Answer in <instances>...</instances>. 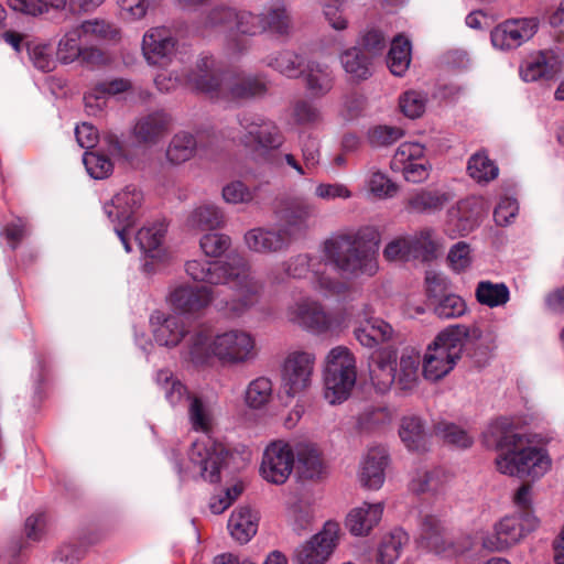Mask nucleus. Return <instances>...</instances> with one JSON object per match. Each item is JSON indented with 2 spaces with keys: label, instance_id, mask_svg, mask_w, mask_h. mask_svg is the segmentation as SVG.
I'll return each instance as SVG.
<instances>
[{
  "label": "nucleus",
  "instance_id": "obj_44",
  "mask_svg": "<svg viewBox=\"0 0 564 564\" xmlns=\"http://www.w3.org/2000/svg\"><path fill=\"white\" fill-rule=\"evenodd\" d=\"M226 217L220 207L214 204H204L192 212L188 217V225L202 230H214L221 228Z\"/></svg>",
  "mask_w": 564,
  "mask_h": 564
},
{
  "label": "nucleus",
  "instance_id": "obj_35",
  "mask_svg": "<svg viewBox=\"0 0 564 564\" xmlns=\"http://www.w3.org/2000/svg\"><path fill=\"white\" fill-rule=\"evenodd\" d=\"M262 33L269 32L274 35H288L292 28V19L285 3L274 0L264 7L260 13Z\"/></svg>",
  "mask_w": 564,
  "mask_h": 564
},
{
  "label": "nucleus",
  "instance_id": "obj_56",
  "mask_svg": "<svg viewBox=\"0 0 564 564\" xmlns=\"http://www.w3.org/2000/svg\"><path fill=\"white\" fill-rule=\"evenodd\" d=\"M131 88V83L124 78H115L111 80L100 82L96 84L93 91L85 94L84 100L88 106L90 100L104 99L107 95H117L124 93Z\"/></svg>",
  "mask_w": 564,
  "mask_h": 564
},
{
  "label": "nucleus",
  "instance_id": "obj_47",
  "mask_svg": "<svg viewBox=\"0 0 564 564\" xmlns=\"http://www.w3.org/2000/svg\"><path fill=\"white\" fill-rule=\"evenodd\" d=\"M357 422L361 431H379L391 424L392 412L387 406H368L359 414Z\"/></svg>",
  "mask_w": 564,
  "mask_h": 564
},
{
  "label": "nucleus",
  "instance_id": "obj_14",
  "mask_svg": "<svg viewBox=\"0 0 564 564\" xmlns=\"http://www.w3.org/2000/svg\"><path fill=\"white\" fill-rule=\"evenodd\" d=\"M536 525L538 519L533 514L506 517L495 525V532L484 539L480 550L487 555L492 551H502L519 542Z\"/></svg>",
  "mask_w": 564,
  "mask_h": 564
},
{
  "label": "nucleus",
  "instance_id": "obj_3",
  "mask_svg": "<svg viewBox=\"0 0 564 564\" xmlns=\"http://www.w3.org/2000/svg\"><path fill=\"white\" fill-rule=\"evenodd\" d=\"M182 84L210 98L241 101L265 95L268 87L258 76H231L215 68L212 56L197 59L194 68L176 77Z\"/></svg>",
  "mask_w": 564,
  "mask_h": 564
},
{
  "label": "nucleus",
  "instance_id": "obj_13",
  "mask_svg": "<svg viewBox=\"0 0 564 564\" xmlns=\"http://www.w3.org/2000/svg\"><path fill=\"white\" fill-rule=\"evenodd\" d=\"M274 214L282 224L280 229L286 230L290 234V239L294 241L305 234L308 220L317 215V208L304 197L290 196L278 202Z\"/></svg>",
  "mask_w": 564,
  "mask_h": 564
},
{
  "label": "nucleus",
  "instance_id": "obj_7",
  "mask_svg": "<svg viewBox=\"0 0 564 564\" xmlns=\"http://www.w3.org/2000/svg\"><path fill=\"white\" fill-rule=\"evenodd\" d=\"M356 359L344 346L333 348L327 356L324 373L325 399L330 404H339L348 399L356 384Z\"/></svg>",
  "mask_w": 564,
  "mask_h": 564
},
{
  "label": "nucleus",
  "instance_id": "obj_40",
  "mask_svg": "<svg viewBox=\"0 0 564 564\" xmlns=\"http://www.w3.org/2000/svg\"><path fill=\"white\" fill-rule=\"evenodd\" d=\"M399 435L406 448L412 452H424L427 448V434L422 420L417 416H405L401 421Z\"/></svg>",
  "mask_w": 564,
  "mask_h": 564
},
{
  "label": "nucleus",
  "instance_id": "obj_36",
  "mask_svg": "<svg viewBox=\"0 0 564 564\" xmlns=\"http://www.w3.org/2000/svg\"><path fill=\"white\" fill-rule=\"evenodd\" d=\"M204 134L197 132L193 135L188 132L176 133L166 150V158L173 164H181L194 156L196 151L204 149L206 145L203 143Z\"/></svg>",
  "mask_w": 564,
  "mask_h": 564
},
{
  "label": "nucleus",
  "instance_id": "obj_53",
  "mask_svg": "<svg viewBox=\"0 0 564 564\" xmlns=\"http://www.w3.org/2000/svg\"><path fill=\"white\" fill-rule=\"evenodd\" d=\"M433 305L434 313L441 318L460 317L467 311L464 299L452 292L437 300Z\"/></svg>",
  "mask_w": 564,
  "mask_h": 564
},
{
  "label": "nucleus",
  "instance_id": "obj_38",
  "mask_svg": "<svg viewBox=\"0 0 564 564\" xmlns=\"http://www.w3.org/2000/svg\"><path fill=\"white\" fill-rule=\"evenodd\" d=\"M228 530L236 541L245 544L257 533L258 517L249 507H239L228 520Z\"/></svg>",
  "mask_w": 564,
  "mask_h": 564
},
{
  "label": "nucleus",
  "instance_id": "obj_11",
  "mask_svg": "<svg viewBox=\"0 0 564 564\" xmlns=\"http://www.w3.org/2000/svg\"><path fill=\"white\" fill-rule=\"evenodd\" d=\"M417 544L421 549L442 557H455L471 550V545L454 541L444 522L434 514L421 518Z\"/></svg>",
  "mask_w": 564,
  "mask_h": 564
},
{
  "label": "nucleus",
  "instance_id": "obj_27",
  "mask_svg": "<svg viewBox=\"0 0 564 564\" xmlns=\"http://www.w3.org/2000/svg\"><path fill=\"white\" fill-rule=\"evenodd\" d=\"M560 70V61L552 51H540L530 56L520 68L524 82L551 79Z\"/></svg>",
  "mask_w": 564,
  "mask_h": 564
},
{
  "label": "nucleus",
  "instance_id": "obj_10",
  "mask_svg": "<svg viewBox=\"0 0 564 564\" xmlns=\"http://www.w3.org/2000/svg\"><path fill=\"white\" fill-rule=\"evenodd\" d=\"M156 384L164 391L165 399L172 405L180 403L185 395L191 400L188 415L193 429L207 433L212 429V415L208 409L198 397H191L187 388L174 377L173 372L162 369L156 372Z\"/></svg>",
  "mask_w": 564,
  "mask_h": 564
},
{
  "label": "nucleus",
  "instance_id": "obj_8",
  "mask_svg": "<svg viewBox=\"0 0 564 564\" xmlns=\"http://www.w3.org/2000/svg\"><path fill=\"white\" fill-rule=\"evenodd\" d=\"M440 242L435 230L422 228L412 235H403L392 239L383 249L387 261L409 262L419 260L429 262L437 257Z\"/></svg>",
  "mask_w": 564,
  "mask_h": 564
},
{
  "label": "nucleus",
  "instance_id": "obj_2",
  "mask_svg": "<svg viewBox=\"0 0 564 564\" xmlns=\"http://www.w3.org/2000/svg\"><path fill=\"white\" fill-rule=\"evenodd\" d=\"M492 445L499 452L497 469L505 475L517 477H542L551 467L547 453L529 445L525 435L516 431L507 419L495 421L488 430Z\"/></svg>",
  "mask_w": 564,
  "mask_h": 564
},
{
  "label": "nucleus",
  "instance_id": "obj_32",
  "mask_svg": "<svg viewBox=\"0 0 564 564\" xmlns=\"http://www.w3.org/2000/svg\"><path fill=\"white\" fill-rule=\"evenodd\" d=\"M388 458L387 449L383 446H375L368 449L360 473V481L365 487L379 489L383 485Z\"/></svg>",
  "mask_w": 564,
  "mask_h": 564
},
{
  "label": "nucleus",
  "instance_id": "obj_25",
  "mask_svg": "<svg viewBox=\"0 0 564 564\" xmlns=\"http://www.w3.org/2000/svg\"><path fill=\"white\" fill-rule=\"evenodd\" d=\"M150 321L154 327V340L160 346L175 347L188 333L183 318L177 315L165 316L161 312H155L151 315Z\"/></svg>",
  "mask_w": 564,
  "mask_h": 564
},
{
  "label": "nucleus",
  "instance_id": "obj_28",
  "mask_svg": "<svg viewBox=\"0 0 564 564\" xmlns=\"http://www.w3.org/2000/svg\"><path fill=\"white\" fill-rule=\"evenodd\" d=\"M447 193L440 189L420 188L408 195L404 200V208L410 214H435L448 203Z\"/></svg>",
  "mask_w": 564,
  "mask_h": 564
},
{
  "label": "nucleus",
  "instance_id": "obj_26",
  "mask_svg": "<svg viewBox=\"0 0 564 564\" xmlns=\"http://www.w3.org/2000/svg\"><path fill=\"white\" fill-rule=\"evenodd\" d=\"M213 300L208 286H191L187 284L175 288L170 294L172 306L182 313H194L205 308Z\"/></svg>",
  "mask_w": 564,
  "mask_h": 564
},
{
  "label": "nucleus",
  "instance_id": "obj_17",
  "mask_svg": "<svg viewBox=\"0 0 564 564\" xmlns=\"http://www.w3.org/2000/svg\"><path fill=\"white\" fill-rule=\"evenodd\" d=\"M321 263L317 257H311L308 254H297L290 258L283 263V273L280 274L276 270H272L269 274V279L273 283H281L284 281V276L301 279L312 270L316 276V282L321 290L326 294H339L345 289V285L330 278L319 274L318 270H315V265Z\"/></svg>",
  "mask_w": 564,
  "mask_h": 564
},
{
  "label": "nucleus",
  "instance_id": "obj_61",
  "mask_svg": "<svg viewBox=\"0 0 564 564\" xmlns=\"http://www.w3.org/2000/svg\"><path fill=\"white\" fill-rule=\"evenodd\" d=\"M426 101L427 97L425 94L416 90H409L401 95L399 106L406 117L415 119L424 113Z\"/></svg>",
  "mask_w": 564,
  "mask_h": 564
},
{
  "label": "nucleus",
  "instance_id": "obj_48",
  "mask_svg": "<svg viewBox=\"0 0 564 564\" xmlns=\"http://www.w3.org/2000/svg\"><path fill=\"white\" fill-rule=\"evenodd\" d=\"M467 172L478 183H488L498 176L499 169L485 152H477L469 158Z\"/></svg>",
  "mask_w": 564,
  "mask_h": 564
},
{
  "label": "nucleus",
  "instance_id": "obj_15",
  "mask_svg": "<svg viewBox=\"0 0 564 564\" xmlns=\"http://www.w3.org/2000/svg\"><path fill=\"white\" fill-rule=\"evenodd\" d=\"M189 459L199 467L200 476L210 484L220 481V471L227 465L228 449L216 441L207 437L196 441L189 449Z\"/></svg>",
  "mask_w": 564,
  "mask_h": 564
},
{
  "label": "nucleus",
  "instance_id": "obj_5",
  "mask_svg": "<svg viewBox=\"0 0 564 564\" xmlns=\"http://www.w3.org/2000/svg\"><path fill=\"white\" fill-rule=\"evenodd\" d=\"M481 336L478 326L453 325L441 332L421 359L423 377L430 381L443 379L454 369L463 350L475 345Z\"/></svg>",
  "mask_w": 564,
  "mask_h": 564
},
{
  "label": "nucleus",
  "instance_id": "obj_9",
  "mask_svg": "<svg viewBox=\"0 0 564 564\" xmlns=\"http://www.w3.org/2000/svg\"><path fill=\"white\" fill-rule=\"evenodd\" d=\"M143 202V194L135 186L129 185L118 192L104 205L109 220L115 225V232L127 252L131 251L128 230L135 225L137 214Z\"/></svg>",
  "mask_w": 564,
  "mask_h": 564
},
{
  "label": "nucleus",
  "instance_id": "obj_12",
  "mask_svg": "<svg viewBox=\"0 0 564 564\" xmlns=\"http://www.w3.org/2000/svg\"><path fill=\"white\" fill-rule=\"evenodd\" d=\"M421 355L413 348H406L402 351L399 361H388L382 364L386 378L381 380L380 392L388 391L393 384L403 392H410L415 389L420 380Z\"/></svg>",
  "mask_w": 564,
  "mask_h": 564
},
{
  "label": "nucleus",
  "instance_id": "obj_1",
  "mask_svg": "<svg viewBox=\"0 0 564 564\" xmlns=\"http://www.w3.org/2000/svg\"><path fill=\"white\" fill-rule=\"evenodd\" d=\"M185 271L194 281L215 285L231 284L236 297L226 302L223 308L234 316L253 306L262 291V284L251 274L248 260L238 254L226 262L191 260L186 262Z\"/></svg>",
  "mask_w": 564,
  "mask_h": 564
},
{
  "label": "nucleus",
  "instance_id": "obj_51",
  "mask_svg": "<svg viewBox=\"0 0 564 564\" xmlns=\"http://www.w3.org/2000/svg\"><path fill=\"white\" fill-rule=\"evenodd\" d=\"M76 29L80 31V35L85 42L93 40H115L119 34L118 30L112 24L105 20L97 19L85 21Z\"/></svg>",
  "mask_w": 564,
  "mask_h": 564
},
{
  "label": "nucleus",
  "instance_id": "obj_20",
  "mask_svg": "<svg viewBox=\"0 0 564 564\" xmlns=\"http://www.w3.org/2000/svg\"><path fill=\"white\" fill-rule=\"evenodd\" d=\"M538 28V18L508 19L491 31V43L502 51L513 50L533 37Z\"/></svg>",
  "mask_w": 564,
  "mask_h": 564
},
{
  "label": "nucleus",
  "instance_id": "obj_50",
  "mask_svg": "<svg viewBox=\"0 0 564 564\" xmlns=\"http://www.w3.org/2000/svg\"><path fill=\"white\" fill-rule=\"evenodd\" d=\"M166 234V225L164 221H158L151 226H144L135 235V240L140 249L153 257L151 253L156 251L162 245Z\"/></svg>",
  "mask_w": 564,
  "mask_h": 564
},
{
  "label": "nucleus",
  "instance_id": "obj_22",
  "mask_svg": "<svg viewBox=\"0 0 564 564\" xmlns=\"http://www.w3.org/2000/svg\"><path fill=\"white\" fill-rule=\"evenodd\" d=\"M315 357L314 355L305 351H295L285 359L282 380L285 392L289 395H294L311 383Z\"/></svg>",
  "mask_w": 564,
  "mask_h": 564
},
{
  "label": "nucleus",
  "instance_id": "obj_31",
  "mask_svg": "<svg viewBox=\"0 0 564 564\" xmlns=\"http://www.w3.org/2000/svg\"><path fill=\"white\" fill-rule=\"evenodd\" d=\"M383 513V503H368L352 509L346 519V527L351 534L365 536L379 523Z\"/></svg>",
  "mask_w": 564,
  "mask_h": 564
},
{
  "label": "nucleus",
  "instance_id": "obj_42",
  "mask_svg": "<svg viewBox=\"0 0 564 564\" xmlns=\"http://www.w3.org/2000/svg\"><path fill=\"white\" fill-rule=\"evenodd\" d=\"M265 65L289 78H297L303 73L304 57L293 51H281L269 55Z\"/></svg>",
  "mask_w": 564,
  "mask_h": 564
},
{
  "label": "nucleus",
  "instance_id": "obj_43",
  "mask_svg": "<svg viewBox=\"0 0 564 564\" xmlns=\"http://www.w3.org/2000/svg\"><path fill=\"white\" fill-rule=\"evenodd\" d=\"M187 356L188 359L195 366H204L209 364L214 356V338L207 330L199 329L194 332L188 339L187 344Z\"/></svg>",
  "mask_w": 564,
  "mask_h": 564
},
{
  "label": "nucleus",
  "instance_id": "obj_58",
  "mask_svg": "<svg viewBox=\"0 0 564 564\" xmlns=\"http://www.w3.org/2000/svg\"><path fill=\"white\" fill-rule=\"evenodd\" d=\"M357 46L361 47L365 54L370 56L373 61L383 53L387 46V40L380 30L371 28L361 34L357 42Z\"/></svg>",
  "mask_w": 564,
  "mask_h": 564
},
{
  "label": "nucleus",
  "instance_id": "obj_63",
  "mask_svg": "<svg viewBox=\"0 0 564 564\" xmlns=\"http://www.w3.org/2000/svg\"><path fill=\"white\" fill-rule=\"evenodd\" d=\"M404 131L399 127L376 126L368 132V139L373 147H388L403 138Z\"/></svg>",
  "mask_w": 564,
  "mask_h": 564
},
{
  "label": "nucleus",
  "instance_id": "obj_16",
  "mask_svg": "<svg viewBox=\"0 0 564 564\" xmlns=\"http://www.w3.org/2000/svg\"><path fill=\"white\" fill-rule=\"evenodd\" d=\"M214 356L224 364L238 365L256 357L253 337L240 329H231L214 337Z\"/></svg>",
  "mask_w": 564,
  "mask_h": 564
},
{
  "label": "nucleus",
  "instance_id": "obj_60",
  "mask_svg": "<svg viewBox=\"0 0 564 564\" xmlns=\"http://www.w3.org/2000/svg\"><path fill=\"white\" fill-rule=\"evenodd\" d=\"M459 227L463 232H469L478 226L480 219V206L477 199L467 198L458 203Z\"/></svg>",
  "mask_w": 564,
  "mask_h": 564
},
{
  "label": "nucleus",
  "instance_id": "obj_34",
  "mask_svg": "<svg viewBox=\"0 0 564 564\" xmlns=\"http://www.w3.org/2000/svg\"><path fill=\"white\" fill-rule=\"evenodd\" d=\"M170 116L162 110L141 117L134 126V135L139 142L156 143L169 130Z\"/></svg>",
  "mask_w": 564,
  "mask_h": 564
},
{
  "label": "nucleus",
  "instance_id": "obj_23",
  "mask_svg": "<svg viewBox=\"0 0 564 564\" xmlns=\"http://www.w3.org/2000/svg\"><path fill=\"white\" fill-rule=\"evenodd\" d=\"M176 43L170 29L152 28L143 35L142 52L149 64L163 66L167 64L175 52Z\"/></svg>",
  "mask_w": 564,
  "mask_h": 564
},
{
  "label": "nucleus",
  "instance_id": "obj_62",
  "mask_svg": "<svg viewBox=\"0 0 564 564\" xmlns=\"http://www.w3.org/2000/svg\"><path fill=\"white\" fill-rule=\"evenodd\" d=\"M292 117L296 124L314 126L321 121L319 109L310 100L300 99L295 101L292 110Z\"/></svg>",
  "mask_w": 564,
  "mask_h": 564
},
{
  "label": "nucleus",
  "instance_id": "obj_24",
  "mask_svg": "<svg viewBox=\"0 0 564 564\" xmlns=\"http://www.w3.org/2000/svg\"><path fill=\"white\" fill-rule=\"evenodd\" d=\"M243 240L249 250L261 254L284 251L293 242L286 230L264 227L248 230Z\"/></svg>",
  "mask_w": 564,
  "mask_h": 564
},
{
  "label": "nucleus",
  "instance_id": "obj_19",
  "mask_svg": "<svg viewBox=\"0 0 564 564\" xmlns=\"http://www.w3.org/2000/svg\"><path fill=\"white\" fill-rule=\"evenodd\" d=\"M292 447L282 441L271 443L264 451L260 466L261 476L274 485L284 484L294 467Z\"/></svg>",
  "mask_w": 564,
  "mask_h": 564
},
{
  "label": "nucleus",
  "instance_id": "obj_18",
  "mask_svg": "<svg viewBox=\"0 0 564 564\" xmlns=\"http://www.w3.org/2000/svg\"><path fill=\"white\" fill-rule=\"evenodd\" d=\"M339 536V524L327 521L322 531L296 551V562L299 564H324L337 546Z\"/></svg>",
  "mask_w": 564,
  "mask_h": 564
},
{
  "label": "nucleus",
  "instance_id": "obj_55",
  "mask_svg": "<svg viewBox=\"0 0 564 564\" xmlns=\"http://www.w3.org/2000/svg\"><path fill=\"white\" fill-rule=\"evenodd\" d=\"M83 36L77 29L66 33L58 43L57 55L62 63L68 64L79 58L82 53Z\"/></svg>",
  "mask_w": 564,
  "mask_h": 564
},
{
  "label": "nucleus",
  "instance_id": "obj_21",
  "mask_svg": "<svg viewBox=\"0 0 564 564\" xmlns=\"http://www.w3.org/2000/svg\"><path fill=\"white\" fill-rule=\"evenodd\" d=\"M424 150L420 143L404 142L400 144L391 161V169L401 171L408 182L425 181L430 175L431 165L424 158Z\"/></svg>",
  "mask_w": 564,
  "mask_h": 564
},
{
  "label": "nucleus",
  "instance_id": "obj_4",
  "mask_svg": "<svg viewBox=\"0 0 564 564\" xmlns=\"http://www.w3.org/2000/svg\"><path fill=\"white\" fill-rule=\"evenodd\" d=\"M379 237L377 231L366 228L355 234H345L324 242L326 259L341 273L372 276L378 271Z\"/></svg>",
  "mask_w": 564,
  "mask_h": 564
},
{
  "label": "nucleus",
  "instance_id": "obj_54",
  "mask_svg": "<svg viewBox=\"0 0 564 564\" xmlns=\"http://www.w3.org/2000/svg\"><path fill=\"white\" fill-rule=\"evenodd\" d=\"M29 57L37 69L51 72L55 67V61L52 56V47L48 44L34 41L25 42Z\"/></svg>",
  "mask_w": 564,
  "mask_h": 564
},
{
  "label": "nucleus",
  "instance_id": "obj_29",
  "mask_svg": "<svg viewBox=\"0 0 564 564\" xmlns=\"http://www.w3.org/2000/svg\"><path fill=\"white\" fill-rule=\"evenodd\" d=\"M356 339L367 348H373L392 339V326L379 317L366 316L354 329Z\"/></svg>",
  "mask_w": 564,
  "mask_h": 564
},
{
  "label": "nucleus",
  "instance_id": "obj_37",
  "mask_svg": "<svg viewBox=\"0 0 564 564\" xmlns=\"http://www.w3.org/2000/svg\"><path fill=\"white\" fill-rule=\"evenodd\" d=\"M339 59L345 72L352 80H366L372 75L373 61L365 54L359 46H352L339 55Z\"/></svg>",
  "mask_w": 564,
  "mask_h": 564
},
{
  "label": "nucleus",
  "instance_id": "obj_30",
  "mask_svg": "<svg viewBox=\"0 0 564 564\" xmlns=\"http://www.w3.org/2000/svg\"><path fill=\"white\" fill-rule=\"evenodd\" d=\"M305 88L315 98L327 95L334 87L335 75L332 67L326 63L310 61L303 68L302 75Z\"/></svg>",
  "mask_w": 564,
  "mask_h": 564
},
{
  "label": "nucleus",
  "instance_id": "obj_46",
  "mask_svg": "<svg viewBox=\"0 0 564 564\" xmlns=\"http://www.w3.org/2000/svg\"><path fill=\"white\" fill-rule=\"evenodd\" d=\"M406 540V533L402 530H394L386 535L378 547L377 564H394Z\"/></svg>",
  "mask_w": 564,
  "mask_h": 564
},
{
  "label": "nucleus",
  "instance_id": "obj_6",
  "mask_svg": "<svg viewBox=\"0 0 564 564\" xmlns=\"http://www.w3.org/2000/svg\"><path fill=\"white\" fill-rule=\"evenodd\" d=\"M243 133L240 137L241 145L250 154L263 163L279 164V156L274 151L282 148L285 137L275 121L260 115L245 113L238 118Z\"/></svg>",
  "mask_w": 564,
  "mask_h": 564
},
{
  "label": "nucleus",
  "instance_id": "obj_57",
  "mask_svg": "<svg viewBox=\"0 0 564 564\" xmlns=\"http://www.w3.org/2000/svg\"><path fill=\"white\" fill-rule=\"evenodd\" d=\"M237 10L226 6L213 8L206 15L204 25L209 29L234 31Z\"/></svg>",
  "mask_w": 564,
  "mask_h": 564
},
{
  "label": "nucleus",
  "instance_id": "obj_49",
  "mask_svg": "<svg viewBox=\"0 0 564 564\" xmlns=\"http://www.w3.org/2000/svg\"><path fill=\"white\" fill-rule=\"evenodd\" d=\"M273 386L269 378L259 377L252 380L246 390L245 401L251 409H261L269 403L272 398Z\"/></svg>",
  "mask_w": 564,
  "mask_h": 564
},
{
  "label": "nucleus",
  "instance_id": "obj_64",
  "mask_svg": "<svg viewBox=\"0 0 564 564\" xmlns=\"http://www.w3.org/2000/svg\"><path fill=\"white\" fill-rule=\"evenodd\" d=\"M436 433L440 434L446 443L462 448H467L473 444V438L467 432L452 423H438L436 425Z\"/></svg>",
  "mask_w": 564,
  "mask_h": 564
},
{
  "label": "nucleus",
  "instance_id": "obj_45",
  "mask_svg": "<svg viewBox=\"0 0 564 564\" xmlns=\"http://www.w3.org/2000/svg\"><path fill=\"white\" fill-rule=\"evenodd\" d=\"M411 62V43L408 39L398 35L391 43L387 56V65L395 76H402Z\"/></svg>",
  "mask_w": 564,
  "mask_h": 564
},
{
  "label": "nucleus",
  "instance_id": "obj_33",
  "mask_svg": "<svg viewBox=\"0 0 564 564\" xmlns=\"http://www.w3.org/2000/svg\"><path fill=\"white\" fill-rule=\"evenodd\" d=\"M292 321L313 333H324L329 329L332 319L317 302L304 301L292 312Z\"/></svg>",
  "mask_w": 564,
  "mask_h": 564
},
{
  "label": "nucleus",
  "instance_id": "obj_41",
  "mask_svg": "<svg viewBox=\"0 0 564 564\" xmlns=\"http://www.w3.org/2000/svg\"><path fill=\"white\" fill-rule=\"evenodd\" d=\"M475 297L484 306L500 307L510 301V290L503 282L495 283L490 280H481L476 285Z\"/></svg>",
  "mask_w": 564,
  "mask_h": 564
},
{
  "label": "nucleus",
  "instance_id": "obj_59",
  "mask_svg": "<svg viewBox=\"0 0 564 564\" xmlns=\"http://www.w3.org/2000/svg\"><path fill=\"white\" fill-rule=\"evenodd\" d=\"M230 245V237L219 232H208L199 239L200 249L205 256L210 258L221 257L229 249Z\"/></svg>",
  "mask_w": 564,
  "mask_h": 564
},
{
  "label": "nucleus",
  "instance_id": "obj_52",
  "mask_svg": "<svg viewBox=\"0 0 564 564\" xmlns=\"http://www.w3.org/2000/svg\"><path fill=\"white\" fill-rule=\"evenodd\" d=\"M83 163L88 174L96 180L106 178L113 171L111 160L99 151H86L83 156Z\"/></svg>",
  "mask_w": 564,
  "mask_h": 564
},
{
  "label": "nucleus",
  "instance_id": "obj_39",
  "mask_svg": "<svg viewBox=\"0 0 564 564\" xmlns=\"http://www.w3.org/2000/svg\"><path fill=\"white\" fill-rule=\"evenodd\" d=\"M296 471L304 480H316L325 474V464L319 452L312 445H302L297 448Z\"/></svg>",
  "mask_w": 564,
  "mask_h": 564
}]
</instances>
